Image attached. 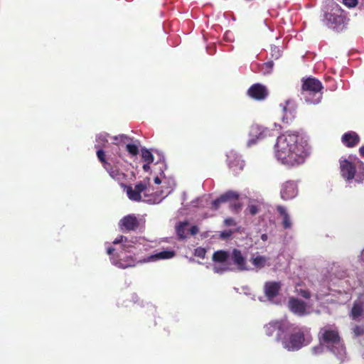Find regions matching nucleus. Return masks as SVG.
Returning <instances> with one entry per match:
<instances>
[{
    "mask_svg": "<svg viewBox=\"0 0 364 364\" xmlns=\"http://www.w3.org/2000/svg\"><path fill=\"white\" fill-rule=\"evenodd\" d=\"M310 153L307 136L298 132H287L279 135L274 147L277 161L289 168L303 164Z\"/></svg>",
    "mask_w": 364,
    "mask_h": 364,
    "instance_id": "f257e3e1",
    "label": "nucleus"
},
{
    "mask_svg": "<svg viewBox=\"0 0 364 364\" xmlns=\"http://www.w3.org/2000/svg\"><path fill=\"white\" fill-rule=\"evenodd\" d=\"M264 329L267 336H274L275 340L289 351L298 350L312 341L309 328L294 326L287 319L272 321L264 326Z\"/></svg>",
    "mask_w": 364,
    "mask_h": 364,
    "instance_id": "f03ea898",
    "label": "nucleus"
},
{
    "mask_svg": "<svg viewBox=\"0 0 364 364\" xmlns=\"http://www.w3.org/2000/svg\"><path fill=\"white\" fill-rule=\"evenodd\" d=\"M341 176L350 184L353 181L362 183L364 181V163L355 156L341 157L339 161Z\"/></svg>",
    "mask_w": 364,
    "mask_h": 364,
    "instance_id": "7ed1b4c3",
    "label": "nucleus"
},
{
    "mask_svg": "<svg viewBox=\"0 0 364 364\" xmlns=\"http://www.w3.org/2000/svg\"><path fill=\"white\" fill-rule=\"evenodd\" d=\"M319 338L321 342L339 359L345 356L346 350L341 341L337 328L334 326H326L321 328Z\"/></svg>",
    "mask_w": 364,
    "mask_h": 364,
    "instance_id": "20e7f679",
    "label": "nucleus"
},
{
    "mask_svg": "<svg viewBox=\"0 0 364 364\" xmlns=\"http://www.w3.org/2000/svg\"><path fill=\"white\" fill-rule=\"evenodd\" d=\"M323 22L329 28L341 31L346 26L347 18L341 7L336 2H331L324 13Z\"/></svg>",
    "mask_w": 364,
    "mask_h": 364,
    "instance_id": "39448f33",
    "label": "nucleus"
},
{
    "mask_svg": "<svg viewBox=\"0 0 364 364\" xmlns=\"http://www.w3.org/2000/svg\"><path fill=\"white\" fill-rule=\"evenodd\" d=\"M321 82L314 77H309L303 81L302 85V97L308 104H318L322 99Z\"/></svg>",
    "mask_w": 364,
    "mask_h": 364,
    "instance_id": "423d86ee",
    "label": "nucleus"
},
{
    "mask_svg": "<svg viewBox=\"0 0 364 364\" xmlns=\"http://www.w3.org/2000/svg\"><path fill=\"white\" fill-rule=\"evenodd\" d=\"M272 135V132L269 129L259 124H253L250 129L246 146L250 148Z\"/></svg>",
    "mask_w": 364,
    "mask_h": 364,
    "instance_id": "0eeeda50",
    "label": "nucleus"
},
{
    "mask_svg": "<svg viewBox=\"0 0 364 364\" xmlns=\"http://www.w3.org/2000/svg\"><path fill=\"white\" fill-rule=\"evenodd\" d=\"M279 107L282 112V122L285 124H289L294 118V112L296 109L294 101L291 99L286 100L284 102L280 103Z\"/></svg>",
    "mask_w": 364,
    "mask_h": 364,
    "instance_id": "6e6552de",
    "label": "nucleus"
},
{
    "mask_svg": "<svg viewBox=\"0 0 364 364\" xmlns=\"http://www.w3.org/2000/svg\"><path fill=\"white\" fill-rule=\"evenodd\" d=\"M122 186L126 190L127 195L131 200L140 201L141 200V193L147 190L146 184L143 182L136 183L133 188L132 186H128L122 183Z\"/></svg>",
    "mask_w": 364,
    "mask_h": 364,
    "instance_id": "1a4fd4ad",
    "label": "nucleus"
},
{
    "mask_svg": "<svg viewBox=\"0 0 364 364\" xmlns=\"http://www.w3.org/2000/svg\"><path fill=\"white\" fill-rule=\"evenodd\" d=\"M298 194V186L294 181H287L281 186L280 195L283 200H291Z\"/></svg>",
    "mask_w": 364,
    "mask_h": 364,
    "instance_id": "9d476101",
    "label": "nucleus"
},
{
    "mask_svg": "<svg viewBox=\"0 0 364 364\" xmlns=\"http://www.w3.org/2000/svg\"><path fill=\"white\" fill-rule=\"evenodd\" d=\"M288 307L291 312L299 316H303L309 313L306 304L299 299L291 297L288 302Z\"/></svg>",
    "mask_w": 364,
    "mask_h": 364,
    "instance_id": "9b49d317",
    "label": "nucleus"
},
{
    "mask_svg": "<svg viewBox=\"0 0 364 364\" xmlns=\"http://www.w3.org/2000/svg\"><path fill=\"white\" fill-rule=\"evenodd\" d=\"M175 187L174 178L165 174L162 176V173H161V201L171 193Z\"/></svg>",
    "mask_w": 364,
    "mask_h": 364,
    "instance_id": "f8f14e48",
    "label": "nucleus"
},
{
    "mask_svg": "<svg viewBox=\"0 0 364 364\" xmlns=\"http://www.w3.org/2000/svg\"><path fill=\"white\" fill-rule=\"evenodd\" d=\"M227 164L230 169L234 172L241 171L244 166L245 161L241 159L235 151H230L227 153Z\"/></svg>",
    "mask_w": 364,
    "mask_h": 364,
    "instance_id": "ddd939ff",
    "label": "nucleus"
},
{
    "mask_svg": "<svg viewBox=\"0 0 364 364\" xmlns=\"http://www.w3.org/2000/svg\"><path fill=\"white\" fill-rule=\"evenodd\" d=\"M119 225L122 231H135L139 226V221L134 215H128L120 220Z\"/></svg>",
    "mask_w": 364,
    "mask_h": 364,
    "instance_id": "4468645a",
    "label": "nucleus"
},
{
    "mask_svg": "<svg viewBox=\"0 0 364 364\" xmlns=\"http://www.w3.org/2000/svg\"><path fill=\"white\" fill-rule=\"evenodd\" d=\"M248 95L257 100H264L268 95V91L265 86L256 83L252 85L247 90Z\"/></svg>",
    "mask_w": 364,
    "mask_h": 364,
    "instance_id": "2eb2a0df",
    "label": "nucleus"
},
{
    "mask_svg": "<svg viewBox=\"0 0 364 364\" xmlns=\"http://www.w3.org/2000/svg\"><path fill=\"white\" fill-rule=\"evenodd\" d=\"M231 259L234 264L240 271H249L251 269L247 265L245 257L242 254L241 251L234 249L231 254Z\"/></svg>",
    "mask_w": 364,
    "mask_h": 364,
    "instance_id": "dca6fc26",
    "label": "nucleus"
},
{
    "mask_svg": "<svg viewBox=\"0 0 364 364\" xmlns=\"http://www.w3.org/2000/svg\"><path fill=\"white\" fill-rule=\"evenodd\" d=\"M238 197L239 194L237 192L229 191L212 202V208L217 210L221 203H226L232 200H237L238 199Z\"/></svg>",
    "mask_w": 364,
    "mask_h": 364,
    "instance_id": "f3484780",
    "label": "nucleus"
},
{
    "mask_svg": "<svg viewBox=\"0 0 364 364\" xmlns=\"http://www.w3.org/2000/svg\"><path fill=\"white\" fill-rule=\"evenodd\" d=\"M343 144L348 147H353L360 141L358 134L353 131L345 133L341 138Z\"/></svg>",
    "mask_w": 364,
    "mask_h": 364,
    "instance_id": "a211bd4d",
    "label": "nucleus"
},
{
    "mask_svg": "<svg viewBox=\"0 0 364 364\" xmlns=\"http://www.w3.org/2000/svg\"><path fill=\"white\" fill-rule=\"evenodd\" d=\"M364 309V293L362 294L354 303L351 310V316L353 319H358L363 314Z\"/></svg>",
    "mask_w": 364,
    "mask_h": 364,
    "instance_id": "6ab92c4d",
    "label": "nucleus"
},
{
    "mask_svg": "<svg viewBox=\"0 0 364 364\" xmlns=\"http://www.w3.org/2000/svg\"><path fill=\"white\" fill-rule=\"evenodd\" d=\"M281 287L280 282H268L264 285V292L269 299L274 298L279 292Z\"/></svg>",
    "mask_w": 364,
    "mask_h": 364,
    "instance_id": "aec40b11",
    "label": "nucleus"
},
{
    "mask_svg": "<svg viewBox=\"0 0 364 364\" xmlns=\"http://www.w3.org/2000/svg\"><path fill=\"white\" fill-rule=\"evenodd\" d=\"M277 212L282 217V226L284 229H291L292 228V221L290 215L287 211L285 207L279 205L277 208Z\"/></svg>",
    "mask_w": 364,
    "mask_h": 364,
    "instance_id": "412c9836",
    "label": "nucleus"
},
{
    "mask_svg": "<svg viewBox=\"0 0 364 364\" xmlns=\"http://www.w3.org/2000/svg\"><path fill=\"white\" fill-rule=\"evenodd\" d=\"M113 264L122 269H125L135 265V261L132 257L126 256L117 260H113Z\"/></svg>",
    "mask_w": 364,
    "mask_h": 364,
    "instance_id": "4be33fe9",
    "label": "nucleus"
},
{
    "mask_svg": "<svg viewBox=\"0 0 364 364\" xmlns=\"http://www.w3.org/2000/svg\"><path fill=\"white\" fill-rule=\"evenodd\" d=\"M104 168L112 178L117 181H122L126 178V175L124 173L121 172L117 167L113 166L110 164Z\"/></svg>",
    "mask_w": 364,
    "mask_h": 364,
    "instance_id": "5701e85b",
    "label": "nucleus"
},
{
    "mask_svg": "<svg viewBox=\"0 0 364 364\" xmlns=\"http://www.w3.org/2000/svg\"><path fill=\"white\" fill-rule=\"evenodd\" d=\"M188 226L189 224L186 221L179 223L176 226V233L180 239H184L187 237L188 233Z\"/></svg>",
    "mask_w": 364,
    "mask_h": 364,
    "instance_id": "b1692460",
    "label": "nucleus"
},
{
    "mask_svg": "<svg viewBox=\"0 0 364 364\" xmlns=\"http://www.w3.org/2000/svg\"><path fill=\"white\" fill-rule=\"evenodd\" d=\"M250 261L257 269H261L266 266L268 258L264 256L257 255L252 257Z\"/></svg>",
    "mask_w": 364,
    "mask_h": 364,
    "instance_id": "393cba45",
    "label": "nucleus"
},
{
    "mask_svg": "<svg viewBox=\"0 0 364 364\" xmlns=\"http://www.w3.org/2000/svg\"><path fill=\"white\" fill-rule=\"evenodd\" d=\"M229 257L228 253L225 251H217L213 255V260L215 263L227 262Z\"/></svg>",
    "mask_w": 364,
    "mask_h": 364,
    "instance_id": "a878e982",
    "label": "nucleus"
},
{
    "mask_svg": "<svg viewBox=\"0 0 364 364\" xmlns=\"http://www.w3.org/2000/svg\"><path fill=\"white\" fill-rule=\"evenodd\" d=\"M213 272L216 274H222L228 271H230V267L228 262L215 263L213 267Z\"/></svg>",
    "mask_w": 364,
    "mask_h": 364,
    "instance_id": "bb28decb",
    "label": "nucleus"
},
{
    "mask_svg": "<svg viewBox=\"0 0 364 364\" xmlns=\"http://www.w3.org/2000/svg\"><path fill=\"white\" fill-rule=\"evenodd\" d=\"M262 204L260 203L251 201L249 203L247 209L252 215H255L260 212Z\"/></svg>",
    "mask_w": 364,
    "mask_h": 364,
    "instance_id": "cd10ccee",
    "label": "nucleus"
},
{
    "mask_svg": "<svg viewBox=\"0 0 364 364\" xmlns=\"http://www.w3.org/2000/svg\"><path fill=\"white\" fill-rule=\"evenodd\" d=\"M141 157L143 160L148 164H151L154 161V156L152 154L146 149H141Z\"/></svg>",
    "mask_w": 364,
    "mask_h": 364,
    "instance_id": "c85d7f7f",
    "label": "nucleus"
},
{
    "mask_svg": "<svg viewBox=\"0 0 364 364\" xmlns=\"http://www.w3.org/2000/svg\"><path fill=\"white\" fill-rule=\"evenodd\" d=\"M97 156L99 161L102 164V166L104 168H105L106 166H107L109 164V163L107 162V161L106 160L105 153L102 149L97 150Z\"/></svg>",
    "mask_w": 364,
    "mask_h": 364,
    "instance_id": "c756f323",
    "label": "nucleus"
},
{
    "mask_svg": "<svg viewBox=\"0 0 364 364\" xmlns=\"http://www.w3.org/2000/svg\"><path fill=\"white\" fill-rule=\"evenodd\" d=\"M273 63L272 61L265 63L262 65L261 71L264 74H269L273 68Z\"/></svg>",
    "mask_w": 364,
    "mask_h": 364,
    "instance_id": "7c9ffc66",
    "label": "nucleus"
},
{
    "mask_svg": "<svg viewBox=\"0 0 364 364\" xmlns=\"http://www.w3.org/2000/svg\"><path fill=\"white\" fill-rule=\"evenodd\" d=\"M127 151L132 156H136L139 154L138 146L128 144L126 146Z\"/></svg>",
    "mask_w": 364,
    "mask_h": 364,
    "instance_id": "2f4dec72",
    "label": "nucleus"
},
{
    "mask_svg": "<svg viewBox=\"0 0 364 364\" xmlns=\"http://www.w3.org/2000/svg\"><path fill=\"white\" fill-rule=\"evenodd\" d=\"M175 255L173 250H163L161 251V259H166L172 258Z\"/></svg>",
    "mask_w": 364,
    "mask_h": 364,
    "instance_id": "473e14b6",
    "label": "nucleus"
},
{
    "mask_svg": "<svg viewBox=\"0 0 364 364\" xmlns=\"http://www.w3.org/2000/svg\"><path fill=\"white\" fill-rule=\"evenodd\" d=\"M342 3L348 8L352 9L355 8L358 4V0H342Z\"/></svg>",
    "mask_w": 364,
    "mask_h": 364,
    "instance_id": "72a5a7b5",
    "label": "nucleus"
},
{
    "mask_svg": "<svg viewBox=\"0 0 364 364\" xmlns=\"http://www.w3.org/2000/svg\"><path fill=\"white\" fill-rule=\"evenodd\" d=\"M353 332L355 336H360L364 334V326H355L353 328Z\"/></svg>",
    "mask_w": 364,
    "mask_h": 364,
    "instance_id": "f704fd0d",
    "label": "nucleus"
},
{
    "mask_svg": "<svg viewBox=\"0 0 364 364\" xmlns=\"http://www.w3.org/2000/svg\"><path fill=\"white\" fill-rule=\"evenodd\" d=\"M159 259V252L154 253L143 259L144 262H154Z\"/></svg>",
    "mask_w": 364,
    "mask_h": 364,
    "instance_id": "c9c22d12",
    "label": "nucleus"
},
{
    "mask_svg": "<svg viewBox=\"0 0 364 364\" xmlns=\"http://www.w3.org/2000/svg\"><path fill=\"white\" fill-rule=\"evenodd\" d=\"M206 251L204 248L198 247L195 250V255L200 257L204 258L205 256Z\"/></svg>",
    "mask_w": 364,
    "mask_h": 364,
    "instance_id": "e433bc0d",
    "label": "nucleus"
},
{
    "mask_svg": "<svg viewBox=\"0 0 364 364\" xmlns=\"http://www.w3.org/2000/svg\"><path fill=\"white\" fill-rule=\"evenodd\" d=\"M272 55L276 59L279 58L281 55L280 50L277 46H272L271 48Z\"/></svg>",
    "mask_w": 364,
    "mask_h": 364,
    "instance_id": "4c0bfd02",
    "label": "nucleus"
},
{
    "mask_svg": "<svg viewBox=\"0 0 364 364\" xmlns=\"http://www.w3.org/2000/svg\"><path fill=\"white\" fill-rule=\"evenodd\" d=\"M299 292V294L301 296L304 298L309 299L310 297V292L306 289H300L299 291L297 290Z\"/></svg>",
    "mask_w": 364,
    "mask_h": 364,
    "instance_id": "58836bf2",
    "label": "nucleus"
},
{
    "mask_svg": "<svg viewBox=\"0 0 364 364\" xmlns=\"http://www.w3.org/2000/svg\"><path fill=\"white\" fill-rule=\"evenodd\" d=\"M232 235V231L228 230V231H223L220 233V237L223 239H227Z\"/></svg>",
    "mask_w": 364,
    "mask_h": 364,
    "instance_id": "ea45409f",
    "label": "nucleus"
},
{
    "mask_svg": "<svg viewBox=\"0 0 364 364\" xmlns=\"http://www.w3.org/2000/svg\"><path fill=\"white\" fill-rule=\"evenodd\" d=\"M119 138H126L127 139H130V138H129L128 136H127L126 135H124V134H122V135H119V136H114V140L116 141V144H117L118 143L120 142V139Z\"/></svg>",
    "mask_w": 364,
    "mask_h": 364,
    "instance_id": "a19ab883",
    "label": "nucleus"
},
{
    "mask_svg": "<svg viewBox=\"0 0 364 364\" xmlns=\"http://www.w3.org/2000/svg\"><path fill=\"white\" fill-rule=\"evenodd\" d=\"M198 232V228L197 226L193 225L190 229H188V232L191 233V235H194Z\"/></svg>",
    "mask_w": 364,
    "mask_h": 364,
    "instance_id": "79ce46f5",
    "label": "nucleus"
},
{
    "mask_svg": "<svg viewBox=\"0 0 364 364\" xmlns=\"http://www.w3.org/2000/svg\"><path fill=\"white\" fill-rule=\"evenodd\" d=\"M225 223L227 225H235V221L232 218H228L225 220Z\"/></svg>",
    "mask_w": 364,
    "mask_h": 364,
    "instance_id": "37998d69",
    "label": "nucleus"
},
{
    "mask_svg": "<svg viewBox=\"0 0 364 364\" xmlns=\"http://www.w3.org/2000/svg\"><path fill=\"white\" fill-rule=\"evenodd\" d=\"M124 241V236H120L119 237H117L114 240V241L113 242L114 244H119L122 242Z\"/></svg>",
    "mask_w": 364,
    "mask_h": 364,
    "instance_id": "c03bdc74",
    "label": "nucleus"
},
{
    "mask_svg": "<svg viewBox=\"0 0 364 364\" xmlns=\"http://www.w3.org/2000/svg\"><path fill=\"white\" fill-rule=\"evenodd\" d=\"M200 200V198H196V200H193V201L191 202L192 205H193V206H199V205H199V200Z\"/></svg>",
    "mask_w": 364,
    "mask_h": 364,
    "instance_id": "a18cd8bd",
    "label": "nucleus"
},
{
    "mask_svg": "<svg viewBox=\"0 0 364 364\" xmlns=\"http://www.w3.org/2000/svg\"><path fill=\"white\" fill-rule=\"evenodd\" d=\"M150 164H148V163H146L145 164H144L143 166V169L145 171H148L150 168V166H149Z\"/></svg>",
    "mask_w": 364,
    "mask_h": 364,
    "instance_id": "49530a36",
    "label": "nucleus"
},
{
    "mask_svg": "<svg viewBox=\"0 0 364 364\" xmlns=\"http://www.w3.org/2000/svg\"><path fill=\"white\" fill-rule=\"evenodd\" d=\"M360 259L363 262H364V248L360 252V254L359 255Z\"/></svg>",
    "mask_w": 364,
    "mask_h": 364,
    "instance_id": "de8ad7c7",
    "label": "nucleus"
},
{
    "mask_svg": "<svg viewBox=\"0 0 364 364\" xmlns=\"http://www.w3.org/2000/svg\"><path fill=\"white\" fill-rule=\"evenodd\" d=\"M261 239H262L264 242H265V241H267V239H268V235H267V234H262V235H261Z\"/></svg>",
    "mask_w": 364,
    "mask_h": 364,
    "instance_id": "09e8293b",
    "label": "nucleus"
},
{
    "mask_svg": "<svg viewBox=\"0 0 364 364\" xmlns=\"http://www.w3.org/2000/svg\"><path fill=\"white\" fill-rule=\"evenodd\" d=\"M114 251V249L113 247H109L107 250V252L108 255H112Z\"/></svg>",
    "mask_w": 364,
    "mask_h": 364,
    "instance_id": "8fccbe9b",
    "label": "nucleus"
},
{
    "mask_svg": "<svg viewBox=\"0 0 364 364\" xmlns=\"http://www.w3.org/2000/svg\"><path fill=\"white\" fill-rule=\"evenodd\" d=\"M359 152L361 156H364V146H362L361 147H360Z\"/></svg>",
    "mask_w": 364,
    "mask_h": 364,
    "instance_id": "3c124183",
    "label": "nucleus"
},
{
    "mask_svg": "<svg viewBox=\"0 0 364 364\" xmlns=\"http://www.w3.org/2000/svg\"><path fill=\"white\" fill-rule=\"evenodd\" d=\"M154 183L156 184H159V176H156L154 178Z\"/></svg>",
    "mask_w": 364,
    "mask_h": 364,
    "instance_id": "603ef678",
    "label": "nucleus"
},
{
    "mask_svg": "<svg viewBox=\"0 0 364 364\" xmlns=\"http://www.w3.org/2000/svg\"><path fill=\"white\" fill-rule=\"evenodd\" d=\"M120 139V142H124L125 140H127L126 138H119Z\"/></svg>",
    "mask_w": 364,
    "mask_h": 364,
    "instance_id": "864d4df0",
    "label": "nucleus"
},
{
    "mask_svg": "<svg viewBox=\"0 0 364 364\" xmlns=\"http://www.w3.org/2000/svg\"><path fill=\"white\" fill-rule=\"evenodd\" d=\"M186 199V193L184 192L183 193V200H185Z\"/></svg>",
    "mask_w": 364,
    "mask_h": 364,
    "instance_id": "5fc2aeb1",
    "label": "nucleus"
},
{
    "mask_svg": "<svg viewBox=\"0 0 364 364\" xmlns=\"http://www.w3.org/2000/svg\"><path fill=\"white\" fill-rule=\"evenodd\" d=\"M360 8L364 11V2L361 4Z\"/></svg>",
    "mask_w": 364,
    "mask_h": 364,
    "instance_id": "6e6d98bb",
    "label": "nucleus"
}]
</instances>
